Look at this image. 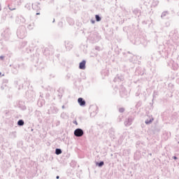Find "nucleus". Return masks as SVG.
Wrapping results in <instances>:
<instances>
[{"label": "nucleus", "mask_w": 179, "mask_h": 179, "mask_svg": "<svg viewBox=\"0 0 179 179\" xmlns=\"http://www.w3.org/2000/svg\"><path fill=\"white\" fill-rule=\"evenodd\" d=\"M0 10H1V8H0Z\"/></svg>", "instance_id": "nucleus-32"}, {"label": "nucleus", "mask_w": 179, "mask_h": 179, "mask_svg": "<svg viewBox=\"0 0 179 179\" xmlns=\"http://www.w3.org/2000/svg\"><path fill=\"white\" fill-rule=\"evenodd\" d=\"M1 59H3V56H0V61Z\"/></svg>", "instance_id": "nucleus-20"}, {"label": "nucleus", "mask_w": 179, "mask_h": 179, "mask_svg": "<svg viewBox=\"0 0 179 179\" xmlns=\"http://www.w3.org/2000/svg\"><path fill=\"white\" fill-rule=\"evenodd\" d=\"M38 106H39V107H43V106H44V101L39 100L38 101Z\"/></svg>", "instance_id": "nucleus-12"}, {"label": "nucleus", "mask_w": 179, "mask_h": 179, "mask_svg": "<svg viewBox=\"0 0 179 179\" xmlns=\"http://www.w3.org/2000/svg\"><path fill=\"white\" fill-rule=\"evenodd\" d=\"M26 24L27 25V29L29 30H33L34 29V22L33 20H30V22H29V20L26 21Z\"/></svg>", "instance_id": "nucleus-3"}, {"label": "nucleus", "mask_w": 179, "mask_h": 179, "mask_svg": "<svg viewBox=\"0 0 179 179\" xmlns=\"http://www.w3.org/2000/svg\"><path fill=\"white\" fill-rule=\"evenodd\" d=\"M167 1H170V0H167Z\"/></svg>", "instance_id": "nucleus-31"}, {"label": "nucleus", "mask_w": 179, "mask_h": 179, "mask_svg": "<svg viewBox=\"0 0 179 179\" xmlns=\"http://www.w3.org/2000/svg\"><path fill=\"white\" fill-rule=\"evenodd\" d=\"M0 75H1V73H0Z\"/></svg>", "instance_id": "nucleus-33"}, {"label": "nucleus", "mask_w": 179, "mask_h": 179, "mask_svg": "<svg viewBox=\"0 0 179 179\" xmlns=\"http://www.w3.org/2000/svg\"><path fill=\"white\" fill-rule=\"evenodd\" d=\"M173 159H174L175 160H177V157L174 156V157H173Z\"/></svg>", "instance_id": "nucleus-21"}, {"label": "nucleus", "mask_w": 179, "mask_h": 179, "mask_svg": "<svg viewBox=\"0 0 179 179\" xmlns=\"http://www.w3.org/2000/svg\"><path fill=\"white\" fill-rule=\"evenodd\" d=\"M74 124H76V125H78V122L75 121Z\"/></svg>", "instance_id": "nucleus-23"}, {"label": "nucleus", "mask_w": 179, "mask_h": 179, "mask_svg": "<svg viewBox=\"0 0 179 179\" xmlns=\"http://www.w3.org/2000/svg\"><path fill=\"white\" fill-rule=\"evenodd\" d=\"M36 15H40V13H37Z\"/></svg>", "instance_id": "nucleus-28"}, {"label": "nucleus", "mask_w": 179, "mask_h": 179, "mask_svg": "<svg viewBox=\"0 0 179 179\" xmlns=\"http://www.w3.org/2000/svg\"><path fill=\"white\" fill-rule=\"evenodd\" d=\"M151 6H157L159 5V0H150Z\"/></svg>", "instance_id": "nucleus-8"}, {"label": "nucleus", "mask_w": 179, "mask_h": 179, "mask_svg": "<svg viewBox=\"0 0 179 179\" xmlns=\"http://www.w3.org/2000/svg\"><path fill=\"white\" fill-rule=\"evenodd\" d=\"M115 80H118V77L115 78Z\"/></svg>", "instance_id": "nucleus-24"}, {"label": "nucleus", "mask_w": 179, "mask_h": 179, "mask_svg": "<svg viewBox=\"0 0 179 179\" xmlns=\"http://www.w3.org/2000/svg\"><path fill=\"white\" fill-rule=\"evenodd\" d=\"M119 111H120V113H124V111H125V109H124V108H120L119 109Z\"/></svg>", "instance_id": "nucleus-18"}, {"label": "nucleus", "mask_w": 179, "mask_h": 179, "mask_svg": "<svg viewBox=\"0 0 179 179\" xmlns=\"http://www.w3.org/2000/svg\"><path fill=\"white\" fill-rule=\"evenodd\" d=\"M62 108H65V106H62Z\"/></svg>", "instance_id": "nucleus-25"}, {"label": "nucleus", "mask_w": 179, "mask_h": 179, "mask_svg": "<svg viewBox=\"0 0 179 179\" xmlns=\"http://www.w3.org/2000/svg\"><path fill=\"white\" fill-rule=\"evenodd\" d=\"M66 48L67 50H69V48H68V45H66Z\"/></svg>", "instance_id": "nucleus-22"}, {"label": "nucleus", "mask_w": 179, "mask_h": 179, "mask_svg": "<svg viewBox=\"0 0 179 179\" xmlns=\"http://www.w3.org/2000/svg\"><path fill=\"white\" fill-rule=\"evenodd\" d=\"M169 66H171L174 71L178 69V64H177L176 62L173 60H170L169 63Z\"/></svg>", "instance_id": "nucleus-4"}, {"label": "nucleus", "mask_w": 179, "mask_h": 179, "mask_svg": "<svg viewBox=\"0 0 179 179\" xmlns=\"http://www.w3.org/2000/svg\"><path fill=\"white\" fill-rule=\"evenodd\" d=\"M119 90H120V96H122V97H125L126 96H128V92H127V90H125V88H124L123 87H121Z\"/></svg>", "instance_id": "nucleus-5"}, {"label": "nucleus", "mask_w": 179, "mask_h": 179, "mask_svg": "<svg viewBox=\"0 0 179 179\" xmlns=\"http://www.w3.org/2000/svg\"><path fill=\"white\" fill-rule=\"evenodd\" d=\"M152 122H153V118H151L150 120H145V124H152Z\"/></svg>", "instance_id": "nucleus-14"}, {"label": "nucleus", "mask_w": 179, "mask_h": 179, "mask_svg": "<svg viewBox=\"0 0 179 179\" xmlns=\"http://www.w3.org/2000/svg\"><path fill=\"white\" fill-rule=\"evenodd\" d=\"M78 103L81 107L86 105V101L83 98H78Z\"/></svg>", "instance_id": "nucleus-6"}, {"label": "nucleus", "mask_w": 179, "mask_h": 179, "mask_svg": "<svg viewBox=\"0 0 179 179\" xmlns=\"http://www.w3.org/2000/svg\"><path fill=\"white\" fill-rule=\"evenodd\" d=\"M132 121H134V119L132 118H129L127 120L124 122V125L126 127H129L132 124Z\"/></svg>", "instance_id": "nucleus-9"}, {"label": "nucleus", "mask_w": 179, "mask_h": 179, "mask_svg": "<svg viewBox=\"0 0 179 179\" xmlns=\"http://www.w3.org/2000/svg\"><path fill=\"white\" fill-rule=\"evenodd\" d=\"M167 15H169V13L164 12V13H162L161 16H162V17H164L165 16H167Z\"/></svg>", "instance_id": "nucleus-17"}, {"label": "nucleus", "mask_w": 179, "mask_h": 179, "mask_svg": "<svg viewBox=\"0 0 179 179\" xmlns=\"http://www.w3.org/2000/svg\"><path fill=\"white\" fill-rule=\"evenodd\" d=\"M32 8L34 10H40V7L38 6V3H33L32 4Z\"/></svg>", "instance_id": "nucleus-10"}, {"label": "nucleus", "mask_w": 179, "mask_h": 179, "mask_svg": "<svg viewBox=\"0 0 179 179\" xmlns=\"http://www.w3.org/2000/svg\"><path fill=\"white\" fill-rule=\"evenodd\" d=\"M17 36L19 38H24L26 37V30L23 29H17Z\"/></svg>", "instance_id": "nucleus-1"}, {"label": "nucleus", "mask_w": 179, "mask_h": 179, "mask_svg": "<svg viewBox=\"0 0 179 179\" xmlns=\"http://www.w3.org/2000/svg\"><path fill=\"white\" fill-rule=\"evenodd\" d=\"M17 125H19L20 127H23V125H24V122L22 120H20L17 122Z\"/></svg>", "instance_id": "nucleus-11"}, {"label": "nucleus", "mask_w": 179, "mask_h": 179, "mask_svg": "<svg viewBox=\"0 0 179 179\" xmlns=\"http://www.w3.org/2000/svg\"><path fill=\"white\" fill-rule=\"evenodd\" d=\"M99 167H101L102 166H104V162L101 161L99 163H98Z\"/></svg>", "instance_id": "nucleus-16"}, {"label": "nucleus", "mask_w": 179, "mask_h": 179, "mask_svg": "<svg viewBox=\"0 0 179 179\" xmlns=\"http://www.w3.org/2000/svg\"><path fill=\"white\" fill-rule=\"evenodd\" d=\"M83 130L82 129H76L74 131V135L75 136H77L78 138H80V136H83Z\"/></svg>", "instance_id": "nucleus-2"}, {"label": "nucleus", "mask_w": 179, "mask_h": 179, "mask_svg": "<svg viewBox=\"0 0 179 179\" xmlns=\"http://www.w3.org/2000/svg\"><path fill=\"white\" fill-rule=\"evenodd\" d=\"M56 178H57V179H59V176H57Z\"/></svg>", "instance_id": "nucleus-26"}, {"label": "nucleus", "mask_w": 179, "mask_h": 179, "mask_svg": "<svg viewBox=\"0 0 179 179\" xmlns=\"http://www.w3.org/2000/svg\"><path fill=\"white\" fill-rule=\"evenodd\" d=\"M96 22H100L101 20V17L99 15H95Z\"/></svg>", "instance_id": "nucleus-15"}, {"label": "nucleus", "mask_w": 179, "mask_h": 179, "mask_svg": "<svg viewBox=\"0 0 179 179\" xmlns=\"http://www.w3.org/2000/svg\"><path fill=\"white\" fill-rule=\"evenodd\" d=\"M178 15H179V11H178Z\"/></svg>", "instance_id": "nucleus-30"}, {"label": "nucleus", "mask_w": 179, "mask_h": 179, "mask_svg": "<svg viewBox=\"0 0 179 179\" xmlns=\"http://www.w3.org/2000/svg\"><path fill=\"white\" fill-rule=\"evenodd\" d=\"M80 69H86V61L83 60L79 65Z\"/></svg>", "instance_id": "nucleus-7"}, {"label": "nucleus", "mask_w": 179, "mask_h": 179, "mask_svg": "<svg viewBox=\"0 0 179 179\" xmlns=\"http://www.w3.org/2000/svg\"><path fill=\"white\" fill-rule=\"evenodd\" d=\"M115 90H118V88H115Z\"/></svg>", "instance_id": "nucleus-27"}, {"label": "nucleus", "mask_w": 179, "mask_h": 179, "mask_svg": "<svg viewBox=\"0 0 179 179\" xmlns=\"http://www.w3.org/2000/svg\"><path fill=\"white\" fill-rule=\"evenodd\" d=\"M25 8H27V9H30V4H26Z\"/></svg>", "instance_id": "nucleus-19"}, {"label": "nucleus", "mask_w": 179, "mask_h": 179, "mask_svg": "<svg viewBox=\"0 0 179 179\" xmlns=\"http://www.w3.org/2000/svg\"><path fill=\"white\" fill-rule=\"evenodd\" d=\"M55 22V20H53V22Z\"/></svg>", "instance_id": "nucleus-29"}, {"label": "nucleus", "mask_w": 179, "mask_h": 179, "mask_svg": "<svg viewBox=\"0 0 179 179\" xmlns=\"http://www.w3.org/2000/svg\"><path fill=\"white\" fill-rule=\"evenodd\" d=\"M55 153H56V155H61V153H62V150L59 148H57L55 150Z\"/></svg>", "instance_id": "nucleus-13"}]
</instances>
